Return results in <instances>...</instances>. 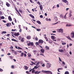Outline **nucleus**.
Here are the masks:
<instances>
[{
    "label": "nucleus",
    "mask_w": 74,
    "mask_h": 74,
    "mask_svg": "<svg viewBox=\"0 0 74 74\" xmlns=\"http://www.w3.org/2000/svg\"><path fill=\"white\" fill-rule=\"evenodd\" d=\"M70 37L71 38H74V32L72 31L70 34Z\"/></svg>",
    "instance_id": "obj_1"
},
{
    "label": "nucleus",
    "mask_w": 74,
    "mask_h": 74,
    "mask_svg": "<svg viewBox=\"0 0 74 74\" xmlns=\"http://www.w3.org/2000/svg\"><path fill=\"white\" fill-rule=\"evenodd\" d=\"M57 32L59 33H63V29H57Z\"/></svg>",
    "instance_id": "obj_2"
},
{
    "label": "nucleus",
    "mask_w": 74,
    "mask_h": 74,
    "mask_svg": "<svg viewBox=\"0 0 74 74\" xmlns=\"http://www.w3.org/2000/svg\"><path fill=\"white\" fill-rule=\"evenodd\" d=\"M42 73H50V71H46L42 70Z\"/></svg>",
    "instance_id": "obj_3"
},
{
    "label": "nucleus",
    "mask_w": 74,
    "mask_h": 74,
    "mask_svg": "<svg viewBox=\"0 0 74 74\" xmlns=\"http://www.w3.org/2000/svg\"><path fill=\"white\" fill-rule=\"evenodd\" d=\"M51 67V64H49V63H47V69L50 68Z\"/></svg>",
    "instance_id": "obj_4"
},
{
    "label": "nucleus",
    "mask_w": 74,
    "mask_h": 74,
    "mask_svg": "<svg viewBox=\"0 0 74 74\" xmlns=\"http://www.w3.org/2000/svg\"><path fill=\"white\" fill-rule=\"evenodd\" d=\"M6 5L8 7H10V4L8 2L6 3Z\"/></svg>",
    "instance_id": "obj_5"
},
{
    "label": "nucleus",
    "mask_w": 74,
    "mask_h": 74,
    "mask_svg": "<svg viewBox=\"0 0 74 74\" xmlns=\"http://www.w3.org/2000/svg\"><path fill=\"white\" fill-rule=\"evenodd\" d=\"M51 38L52 40H55V39H56V37H55L54 36H51Z\"/></svg>",
    "instance_id": "obj_6"
},
{
    "label": "nucleus",
    "mask_w": 74,
    "mask_h": 74,
    "mask_svg": "<svg viewBox=\"0 0 74 74\" xmlns=\"http://www.w3.org/2000/svg\"><path fill=\"white\" fill-rule=\"evenodd\" d=\"M71 13H72V12L70 10V13H69V18H71V16H72V14H71Z\"/></svg>",
    "instance_id": "obj_7"
},
{
    "label": "nucleus",
    "mask_w": 74,
    "mask_h": 74,
    "mask_svg": "<svg viewBox=\"0 0 74 74\" xmlns=\"http://www.w3.org/2000/svg\"><path fill=\"white\" fill-rule=\"evenodd\" d=\"M11 23H7L6 25V26H7V27H8V26H11Z\"/></svg>",
    "instance_id": "obj_8"
},
{
    "label": "nucleus",
    "mask_w": 74,
    "mask_h": 74,
    "mask_svg": "<svg viewBox=\"0 0 74 74\" xmlns=\"http://www.w3.org/2000/svg\"><path fill=\"white\" fill-rule=\"evenodd\" d=\"M39 43H43L44 42V41L40 39L38 41Z\"/></svg>",
    "instance_id": "obj_9"
},
{
    "label": "nucleus",
    "mask_w": 74,
    "mask_h": 74,
    "mask_svg": "<svg viewBox=\"0 0 74 74\" xmlns=\"http://www.w3.org/2000/svg\"><path fill=\"white\" fill-rule=\"evenodd\" d=\"M19 32H17V33H15L14 35L15 36H19Z\"/></svg>",
    "instance_id": "obj_10"
},
{
    "label": "nucleus",
    "mask_w": 74,
    "mask_h": 74,
    "mask_svg": "<svg viewBox=\"0 0 74 74\" xmlns=\"http://www.w3.org/2000/svg\"><path fill=\"white\" fill-rule=\"evenodd\" d=\"M40 51L42 53H44L45 50H44V49H42L40 50Z\"/></svg>",
    "instance_id": "obj_11"
},
{
    "label": "nucleus",
    "mask_w": 74,
    "mask_h": 74,
    "mask_svg": "<svg viewBox=\"0 0 74 74\" xmlns=\"http://www.w3.org/2000/svg\"><path fill=\"white\" fill-rule=\"evenodd\" d=\"M66 37L67 38H68V39L69 40H70L71 41H72V39H71V38H70V36H66Z\"/></svg>",
    "instance_id": "obj_12"
},
{
    "label": "nucleus",
    "mask_w": 74,
    "mask_h": 74,
    "mask_svg": "<svg viewBox=\"0 0 74 74\" xmlns=\"http://www.w3.org/2000/svg\"><path fill=\"white\" fill-rule=\"evenodd\" d=\"M39 7L41 10H42V9L43 8V7H42V5L41 4L40 5H39Z\"/></svg>",
    "instance_id": "obj_13"
},
{
    "label": "nucleus",
    "mask_w": 74,
    "mask_h": 74,
    "mask_svg": "<svg viewBox=\"0 0 74 74\" xmlns=\"http://www.w3.org/2000/svg\"><path fill=\"white\" fill-rule=\"evenodd\" d=\"M38 71H36L35 72V74H39V73H41L40 71H39V72H38Z\"/></svg>",
    "instance_id": "obj_14"
},
{
    "label": "nucleus",
    "mask_w": 74,
    "mask_h": 74,
    "mask_svg": "<svg viewBox=\"0 0 74 74\" xmlns=\"http://www.w3.org/2000/svg\"><path fill=\"white\" fill-rule=\"evenodd\" d=\"M62 1L63 2H64V3H68V1L66 0H62Z\"/></svg>",
    "instance_id": "obj_15"
},
{
    "label": "nucleus",
    "mask_w": 74,
    "mask_h": 74,
    "mask_svg": "<svg viewBox=\"0 0 74 74\" xmlns=\"http://www.w3.org/2000/svg\"><path fill=\"white\" fill-rule=\"evenodd\" d=\"M8 19L9 20V21H12V18H11V17L10 16H9Z\"/></svg>",
    "instance_id": "obj_16"
},
{
    "label": "nucleus",
    "mask_w": 74,
    "mask_h": 74,
    "mask_svg": "<svg viewBox=\"0 0 74 74\" xmlns=\"http://www.w3.org/2000/svg\"><path fill=\"white\" fill-rule=\"evenodd\" d=\"M29 16L31 17V18H33V19H34V16L33 15H32V14H29Z\"/></svg>",
    "instance_id": "obj_17"
},
{
    "label": "nucleus",
    "mask_w": 74,
    "mask_h": 74,
    "mask_svg": "<svg viewBox=\"0 0 74 74\" xmlns=\"http://www.w3.org/2000/svg\"><path fill=\"white\" fill-rule=\"evenodd\" d=\"M27 38L28 40H30L31 38V36H28L27 37Z\"/></svg>",
    "instance_id": "obj_18"
},
{
    "label": "nucleus",
    "mask_w": 74,
    "mask_h": 74,
    "mask_svg": "<svg viewBox=\"0 0 74 74\" xmlns=\"http://www.w3.org/2000/svg\"><path fill=\"white\" fill-rule=\"evenodd\" d=\"M36 22L37 23H38V24H39V25H41V22H40L39 21H36Z\"/></svg>",
    "instance_id": "obj_19"
},
{
    "label": "nucleus",
    "mask_w": 74,
    "mask_h": 74,
    "mask_svg": "<svg viewBox=\"0 0 74 74\" xmlns=\"http://www.w3.org/2000/svg\"><path fill=\"white\" fill-rule=\"evenodd\" d=\"M45 48L47 50H49V47H48V46H46Z\"/></svg>",
    "instance_id": "obj_20"
},
{
    "label": "nucleus",
    "mask_w": 74,
    "mask_h": 74,
    "mask_svg": "<svg viewBox=\"0 0 74 74\" xmlns=\"http://www.w3.org/2000/svg\"><path fill=\"white\" fill-rule=\"evenodd\" d=\"M21 42H24V38H22L21 40Z\"/></svg>",
    "instance_id": "obj_21"
},
{
    "label": "nucleus",
    "mask_w": 74,
    "mask_h": 74,
    "mask_svg": "<svg viewBox=\"0 0 74 74\" xmlns=\"http://www.w3.org/2000/svg\"><path fill=\"white\" fill-rule=\"evenodd\" d=\"M72 26V25H71V24H67L66 26H69V27H70V26Z\"/></svg>",
    "instance_id": "obj_22"
},
{
    "label": "nucleus",
    "mask_w": 74,
    "mask_h": 74,
    "mask_svg": "<svg viewBox=\"0 0 74 74\" xmlns=\"http://www.w3.org/2000/svg\"><path fill=\"white\" fill-rule=\"evenodd\" d=\"M12 40L13 41H16V42H18V40H16L14 39H12Z\"/></svg>",
    "instance_id": "obj_23"
},
{
    "label": "nucleus",
    "mask_w": 74,
    "mask_h": 74,
    "mask_svg": "<svg viewBox=\"0 0 74 74\" xmlns=\"http://www.w3.org/2000/svg\"><path fill=\"white\" fill-rule=\"evenodd\" d=\"M58 51L59 52H63V50L62 49H59Z\"/></svg>",
    "instance_id": "obj_24"
},
{
    "label": "nucleus",
    "mask_w": 74,
    "mask_h": 74,
    "mask_svg": "<svg viewBox=\"0 0 74 74\" xmlns=\"http://www.w3.org/2000/svg\"><path fill=\"white\" fill-rule=\"evenodd\" d=\"M45 40H46V41H48V38H47V36H45Z\"/></svg>",
    "instance_id": "obj_25"
},
{
    "label": "nucleus",
    "mask_w": 74,
    "mask_h": 74,
    "mask_svg": "<svg viewBox=\"0 0 74 74\" xmlns=\"http://www.w3.org/2000/svg\"><path fill=\"white\" fill-rule=\"evenodd\" d=\"M39 67V66H34V68L35 69H38V68Z\"/></svg>",
    "instance_id": "obj_26"
},
{
    "label": "nucleus",
    "mask_w": 74,
    "mask_h": 74,
    "mask_svg": "<svg viewBox=\"0 0 74 74\" xmlns=\"http://www.w3.org/2000/svg\"><path fill=\"white\" fill-rule=\"evenodd\" d=\"M20 12H21V13H22L23 12V11H22V10H21V9H19L18 10Z\"/></svg>",
    "instance_id": "obj_27"
},
{
    "label": "nucleus",
    "mask_w": 74,
    "mask_h": 74,
    "mask_svg": "<svg viewBox=\"0 0 74 74\" xmlns=\"http://www.w3.org/2000/svg\"><path fill=\"white\" fill-rule=\"evenodd\" d=\"M64 74H69V72L68 71H66L65 72Z\"/></svg>",
    "instance_id": "obj_28"
},
{
    "label": "nucleus",
    "mask_w": 74,
    "mask_h": 74,
    "mask_svg": "<svg viewBox=\"0 0 74 74\" xmlns=\"http://www.w3.org/2000/svg\"><path fill=\"white\" fill-rule=\"evenodd\" d=\"M62 44L63 45H66V42H62Z\"/></svg>",
    "instance_id": "obj_29"
},
{
    "label": "nucleus",
    "mask_w": 74,
    "mask_h": 74,
    "mask_svg": "<svg viewBox=\"0 0 74 74\" xmlns=\"http://www.w3.org/2000/svg\"><path fill=\"white\" fill-rule=\"evenodd\" d=\"M25 70H27V69H28V67H27V66H25Z\"/></svg>",
    "instance_id": "obj_30"
},
{
    "label": "nucleus",
    "mask_w": 74,
    "mask_h": 74,
    "mask_svg": "<svg viewBox=\"0 0 74 74\" xmlns=\"http://www.w3.org/2000/svg\"><path fill=\"white\" fill-rule=\"evenodd\" d=\"M1 19H5V17H4V16H2L1 17Z\"/></svg>",
    "instance_id": "obj_31"
},
{
    "label": "nucleus",
    "mask_w": 74,
    "mask_h": 74,
    "mask_svg": "<svg viewBox=\"0 0 74 74\" xmlns=\"http://www.w3.org/2000/svg\"><path fill=\"white\" fill-rule=\"evenodd\" d=\"M2 33V34H5V33H7V32L5 31H3Z\"/></svg>",
    "instance_id": "obj_32"
},
{
    "label": "nucleus",
    "mask_w": 74,
    "mask_h": 74,
    "mask_svg": "<svg viewBox=\"0 0 74 74\" xmlns=\"http://www.w3.org/2000/svg\"><path fill=\"white\" fill-rule=\"evenodd\" d=\"M60 18H63V15L62 14H61L60 15Z\"/></svg>",
    "instance_id": "obj_33"
},
{
    "label": "nucleus",
    "mask_w": 74,
    "mask_h": 74,
    "mask_svg": "<svg viewBox=\"0 0 74 74\" xmlns=\"http://www.w3.org/2000/svg\"><path fill=\"white\" fill-rule=\"evenodd\" d=\"M27 55H28V57H31V54H30V53H28Z\"/></svg>",
    "instance_id": "obj_34"
},
{
    "label": "nucleus",
    "mask_w": 74,
    "mask_h": 74,
    "mask_svg": "<svg viewBox=\"0 0 74 74\" xmlns=\"http://www.w3.org/2000/svg\"><path fill=\"white\" fill-rule=\"evenodd\" d=\"M17 13H18V14L20 16H21V14H20V13H19V11H18V12H17Z\"/></svg>",
    "instance_id": "obj_35"
},
{
    "label": "nucleus",
    "mask_w": 74,
    "mask_h": 74,
    "mask_svg": "<svg viewBox=\"0 0 74 74\" xmlns=\"http://www.w3.org/2000/svg\"><path fill=\"white\" fill-rule=\"evenodd\" d=\"M23 53H21V57H22V56H23Z\"/></svg>",
    "instance_id": "obj_36"
},
{
    "label": "nucleus",
    "mask_w": 74,
    "mask_h": 74,
    "mask_svg": "<svg viewBox=\"0 0 74 74\" xmlns=\"http://www.w3.org/2000/svg\"><path fill=\"white\" fill-rule=\"evenodd\" d=\"M36 30L38 32H40V31H41V29H37Z\"/></svg>",
    "instance_id": "obj_37"
},
{
    "label": "nucleus",
    "mask_w": 74,
    "mask_h": 74,
    "mask_svg": "<svg viewBox=\"0 0 74 74\" xmlns=\"http://www.w3.org/2000/svg\"><path fill=\"white\" fill-rule=\"evenodd\" d=\"M31 63H32V64H33V65H34H34H36V63H35L33 62H32V61H31Z\"/></svg>",
    "instance_id": "obj_38"
},
{
    "label": "nucleus",
    "mask_w": 74,
    "mask_h": 74,
    "mask_svg": "<svg viewBox=\"0 0 74 74\" xmlns=\"http://www.w3.org/2000/svg\"><path fill=\"white\" fill-rule=\"evenodd\" d=\"M33 45H34L33 42H32L31 43V46H33Z\"/></svg>",
    "instance_id": "obj_39"
},
{
    "label": "nucleus",
    "mask_w": 74,
    "mask_h": 74,
    "mask_svg": "<svg viewBox=\"0 0 74 74\" xmlns=\"http://www.w3.org/2000/svg\"><path fill=\"white\" fill-rule=\"evenodd\" d=\"M37 4H39V5H41V3H40L39 1L38 2Z\"/></svg>",
    "instance_id": "obj_40"
},
{
    "label": "nucleus",
    "mask_w": 74,
    "mask_h": 74,
    "mask_svg": "<svg viewBox=\"0 0 74 74\" xmlns=\"http://www.w3.org/2000/svg\"><path fill=\"white\" fill-rule=\"evenodd\" d=\"M31 60H33V61H36V59L34 58H31Z\"/></svg>",
    "instance_id": "obj_41"
},
{
    "label": "nucleus",
    "mask_w": 74,
    "mask_h": 74,
    "mask_svg": "<svg viewBox=\"0 0 74 74\" xmlns=\"http://www.w3.org/2000/svg\"><path fill=\"white\" fill-rule=\"evenodd\" d=\"M35 40H36V41H38V38H37V37H36L35 38Z\"/></svg>",
    "instance_id": "obj_42"
},
{
    "label": "nucleus",
    "mask_w": 74,
    "mask_h": 74,
    "mask_svg": "<svg viewBox=\"0 0 74 74\" xmlns=\"http://www.w3.org/2000/svg\"><path fill=\"white\" fill-rule=\"evenodd\" d=\"M30 44H31V42H29L28 44L27 45L28 46H30Z\"/></svg>",
    "instance_id": "obj_43"
},
{
    "label": "nucleus",
    "mask_w": 74,
    "mask_h": 74,
    "mask_svg": "<svg viewBox=\"0 0 74 74\" xmlns=\"http://www.w3.org/2000/svg\"><path fill=\"white\" fill-rule=\"evenodd\" d=\"M3 14V12H1V11H0V15H1Z\"/></svg>",
    "instance_id": "obj_44"
},
{
    "label": "nucleus",
    "mask_w": 74,
    "mask_h": 74,
    "mask_svg": "<svg viewBox=\"0 0 74 74\" xmlns=\"http://www.w3.org/2000/svg\"><path fill=\"white\" fill-rule=\"evenodd\" d=\"M39 63H40V62H38V63H37V64L36 65V66H38V64H39Z\"/></svg>",
    "instance_id": "obj_45"
},
{
    "label": "nucleus",
    "mask_w": 74,
    "mask_h": 74,
    "mask_svg": "<svg viewBox=\"0 0 74 74\" xmlns=\"http://www.w3.org/2000/svg\"><path fill=\"white\" fill-rule=\"evenodd\" d=\"M62 64H64V65H65L66 64H65V63H64V62L63 61H62Z\"/></svg>",
    "instance_id": "obj_46"
},
{
    "label": "nucleus",
    "mask_w": 74,
    "mask_h": 74,
    "mask_svg": "<svg viewBox=\"0 0 74 74\" xmlns=\"http://www.w3.org/2000/svg\"><path fill=\"white\" fill-rule=\"evenodd\" d=\"M10 58L11 59H13V57L12 56H10Z\"/></svg>",
    "instance_id": "obj_47"
},
{
    "label": "nucleus",
    "mask_w": 74,
    "mask_h": 74,
    "mask_svg": "<svg viewBox=\"0 0 74 74\" xmlns=\"http://www.w3.org/2000/svg\"><path fill=\"white\" fill-rule=\"evenodd\" d=\"M34 72H35V71L34 70H33L32 71V73H34Z\"/></svg>",
    "instance_id": "obj_48"
},
{
    "label": "nucleus",
    "mask_w": 74,
    "mask_h": 74,
    "mask_svg": "<svg viewBox=\"0 0 74 74\" xmlns=\"http://www.w3.org/2000/svg\"><path fill=\"white\" fill-rule=\"evenodd\" d=\"M36 44L37 45H39V44L38 43V42H36Z\"/></svg>",
    "instance_id": "obj_49"
},
{
    "label": "nucleus",
    "mask_w": 74,
    "mask_h": 74,
    "mask_svg": "<svg viewBox=\"0 0 74 74\" xmlns=\"http://www.w3.org/2000/svg\"><path fill=\"white\" fill-rule=\"evenodd\" d=\"M18 49H22V48H21L20 47H18Z\"/></svg>",
    "instance_id": "obj_50"
},
{
    "label": "nucleus",
    "mask_w": 74,
    "mask_h": 74,
    "mask_svg": "<svg viewBox=\"0 0 74 74\" xmlns=\"http://www.w3.org/2000/svg\"><path fill=\"white\" fill-rule=\"evenodd\" d=\"M10 48L11 49H13L14 48H13V46H11L10 47Z\"/></svg>",
    "instance_id": "obj_51"
},
{
    "label": "nucleus",
    "mask_w": 74,
    "mask_h": 74,
    "mask_svg": "<svg viewBox=\"0 0 74 74\" xmlns=\"http://www.w3.org/2000/svg\"><path fill=\"white\" fill-rule=\"evenodd\" d=\"M15 10L16 11V12H17L18 11V10L17 8H15Z\"/></svg>",
    "instance_id": "obj_52"
},
{
    "label": "nucleus",
    "mask_w": 74,
    "mask_h": 74,
    "mask_svg": "<svg viewBox=\"0 0 74 74\" xmlns=\"http://www.w3.org/2000/svg\"><path fill=\"white\" fill-rule=\"evenodd\" d=\"M0 71H3V69L0 68Z\"/></svg>",
    "instance_id": "obj_53"
},
{
    "label": "nucleus",
    "mask_w": 74,
    "mask_h": 74,
    "mask_svg": "<svg viewBox=\"0 0 74 74\" xmlns=\"http://www.w3.org/2000/svg\"><path fill=\"white\" fill-rule=\"evenodd\" d=\"M40 18H43V16H42V15H40Z\"/></svg>",
    "instance_id": "obj_54"
},
{
    "label": "nucleus",
    "mask_w": 74,
    "mask_h": 74,
    "mask_svg": "<svg viewBox=\"0 0 74 74\" xmlns=\"http://www.w3.org/2000/svg\"><path fill=\"white\" fill-rule=\"evenodd\" d=\"M59 61H60V62H62V60H61V59H60V57H59Z\"/></svg>",
    "instance_id": "obj_55"
},
{
    "label": "nucleus",
    "mask_w": 74,
    "mask_h": 74,
    "mask_svg": "<svg viewBox=\"0 0 74 74\" xmlns=\"http://www.w3.org/2000/svg\"><path fill=\"white\" fill-rule=\"evenodd\" d=\"M26 73H27V74H30V73H29V71H26Z\"/></svg>",
    "instance_id": "obj_56"
},
{
    "label": "nucleus",
    "mask_w": 74,
    "mask_h": 74,
    "mask_svg": "<svg viewBox=\"0 0 74 74\" xmlns=\"http://www.w3.org/2000/svg\"><path fill=\"white\" fill-rule=\"evenodd\" d=\"M57 40L58 41H60V40H61V39H60L59 38H58L57 39Z\"/></svg>",
    "instance_id": "obj_57"
},
{
    "label": "nucleus",
    "mask_w": 74,
    "mask_h": 74,
    "mask_svg": "<svg viewBox=\"0 0 74 74\" xmlns=\"http://www.w3.org/2000/svg\"><path fill=\"white\" fill-rule=\"evenodd\" d=\"M42 67H45V64H43L42 65Z\"/></svg>",
    "instance_id": "obj_58"
},
{
    "label": "nucleus",
    "mask_w": 74,
    "mask_h": 74,
    "mask_svg": "<svg viewBox=\"0 0 74 74\" xmlns=\"http://www.w3.org/2000/svg\"><path fill=\"white\" fill-rule=\"evenodd\" d=\"M22 32V29H21L20 30H19V32L20 33H21V32Z\"/></svg>",
    "instance_id": "obj_59"
},
{
    "label": "nucleus",
    "mask_w": 74,
    "mask_h": 74,
    "mask_svg": "<svg viewBox=\"0 0 74 74\" xmlns=\"http://www.w3.org/2000/svg\"><path fill=\"white\" fill-rule=\"evenodd\" d=\"M3 22H4V23H6V22H7V21H5L4 20H3Z\"/></svg>",
    "instance_id": "obj_60"
},
{
    "label": "nucleus",
    "mask_w": 74,
    "mask_h": 74,
    "mask_svg": "<svg viewBox=\"0 0 74 74\" xmlns=\"http://www.w3.org/2000/svg\"><path fill=\"white\" fill-rule=\"evenodd\" d=\"M69 54H70V55H71L72 54V52L71 51L69 52Z\"/></svg>",
    "instance_id": "obj_61"
},
{
    "label": "nucleus",
    "mask_w": 74,
    "mask_h": 74,
    "mask_svg": "<svg viewBox=\"0 0 74 74\" xmlns=\"http://www.w3.org/2000/svg\"><path fill=\"white\" fill-rule=\"evenodd\" d=\"M10 34H8L7 35V36H10Z\"/></svg>",
    "instance_id": "obj_62"
},
{
    "label": "nucleus",
    "mask_w": 74,
    "mask_h": 74,
    "mask_svg": "<svg viewBox=\"0 0 74 74\" xmlns=\"http://www.w3.org/2000/svg\"><path fill=\"white\" fill-rule=\"evenodd\" d=\"M12 31H16V29H12Z\"/></svg>",
    "instance_id": "obj_63"
},
{
    "label": "nucleus",
    "mask_w": 74,
    "mask_h": 74,
    "mask_svg": "<svg viewBox=\"0 0 74 74\" xmlns=\"http://www.w3.org/2000/svg\"><path fill=\"white\" fill-rule=\"evenodd\" d=\"M53 33H56V31H54L52 32Z\"/></svg>",
    "instance_id": "obj_64"
}]
</instances>
